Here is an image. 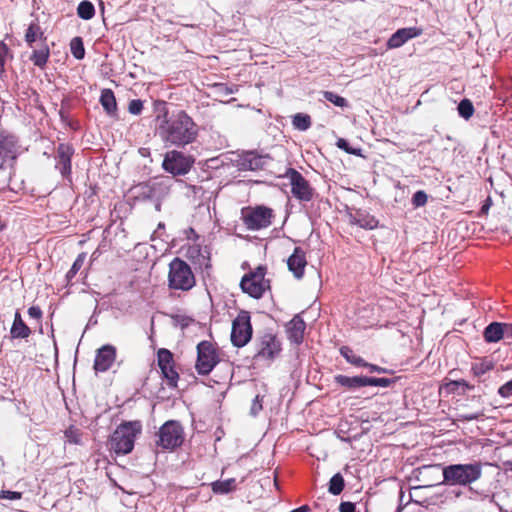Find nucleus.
<instances>
[{
  "instance_id": "nucleus-1",
  "label": "nucleus",
  "mask_w": 512,
  "mask_h": 512,
  "mask_svg": "<svg viewBox=\"0 0 512 512\" xmlns=\"http://www.w3.org/2000/svg\"><path fill=\"white\" fill-rule=\"evenodd\" d=\"M155 121L156 132L165 145L184 148L198 138L199 127L184 110L169 113L164 107Z\"/></svg>"
},
{
  "instance_id": "nucleus-2",
  "label": "nucleus",
  "mask_w": 512,
  "mask_h": 512,
  "mask_svg": "<svg viewBox=\"0 0 512 512\" xmlns=\"http://www.w3.org/2000/svg\"><path fill=\"white\" fill-rule=\"evenodd\" d=\"M24 40L27 46L32 49L29 60L37 67L43 69L50 57V48L47 43V36L38 19L32 20L25 30Z\"/></svg>"
},
{
  "instance_id": "nucleus-3",
  "label": "nucleus",
  "mask_w": 512,
  "mask_h": 512,
  "mask_svg": "<svg viewBox=\"0 0 512 512\" xmlns=\"http://www.w3.org/2000/svg\"><path fill=\"white\" fill-rule=\"evenodd\" d=\"M196 286V277L190 265L175 257L168 265L167 287L170 291L188 293Z\"/></svg>"
},
{
  "instance_id": "nucleus-4",
  "label": "nucleus",
  "mask_w": 512,
  "mask_h": 512,
  "mask_svg": "<svg viewBox=\"0 0 512 512\" xmlns=\"http://www.w3.org/2000/svg\"><path fill=\"white\" fill-rule=\"evenodd\" d=\"M481 475L479 462L451 464L443 468V481L449 485L468 486L479 480Z\"/></svg>"
},
{
  "instance_id": "nucleus-5",
  "label": "nucleus",
  "mask_w": 512,
  "mask_h": 512,
  "mask_svg": "<svg viewBox=\"0 0 512 512\" xmlns=\"http://www.w3.org/2000/svg\"><path fill=\"white\" fill-rule=\"evenodd\" d=\"M140 421L121 423L111 436V448L117 454H129L134 448L136 437L141 433Z\"/></svg>"
},
{
  "instance_id": "nucleus-6",
  "label": "nucleus",
  "mask_w": 512,
  "mask_h": 512,
  "mask_svg": "<svg viewBox=\"0 0 512 512\" xmlns=\"http://www.w3.org/2000/svg\"><path fill=\"white\" fill-rule=\"evenodd\" d=\"M197 358L195 370L200 376H207L221 361V351L216 343L208 340L199 342L196 346Z\"/></svg>"
},
{
  "instance_id": "nucleus-7",
  "label": "nucleus",
  "mask_w": 512,
  "mask_h": 512,
  "mask_svg": "<svg viewBox=\"0 0 512 512\" xmlns=\"http://www.w3.org/2000/svg\"><path fill=\"white\" fill-rule=\"evenodd\" d=\"M254 350L253 360L255 362L270 364L279 356L282 347L280 340L275 334L264 332L256 337Z\"/></svg>"
},
{
  "instance_id": "nucleus-8",
  "label": "nucleus",
  "mask_w": 512,
  "mask_h": 512,
  "mask_svg": "<svg viewBox=\"0 0 512 512\" xmlns=\"http://www.w3.org/2000/svg\"><path fill=\"white\" fill-rule=\"evenodd\" d=\"M267 267L259 265L242 277L240 287L250 297L260 299L266 290L270 289V281L265 278Z\"/></svg>"
},
{
  "instance_id": "nucleus-9",
  "label": "nucleus",
  "mask_w": 512,
  "mask_h": 512,
  "mask_svg": "<svg viewBox=\"0 0 512 512\" xmlns=\"http://www.w3.org/2000/svg\"><path fill=\"white\" fill-rule=\"evenodd\" d=\"M156 436L157 447L172 451L184 442V429L180 422L168 420L159 428Z\"/></svg>"
},
{
  "instance_id": "nucleus-10",
  "label": "nucleus",
  "mask_w": 512,
  "mask_h": 512,
  "mask_svg": "<svg viewBox=\"0 0 512 512\" xmlns=\"http://www.w3.org/2000/svg\"><path fill=\"white\" fill-rule=\"evenodd\" d=\"M242 221L249 230H261L269 227L274 218L273 210L264 205L245 207L241 211Z\"/></svg>"
},
{
  "instance_id": "nucleus-11",
  "label": "nucleus",
  "mask_w": 512,
  "mask_h": 512,
  "mask_svg": "<svg viewBox=\"0 0 512 512\" xmlns=\"http://www.w3.org/2000/svg\"><path fill=\"white\" fill-rule=\"evenodd\" d=\"M195 163V158L179 150H170L165 153L162 162L163 169L173 176L186 175Z\"/></svg>"
},
{
  "instance_id": "nucleus-12",
  "label": "nucleus",
  "mask_w": 512,
  "mask_h": 512,
  "mask_svg": "<svg viewBox=\"0 0 512 512\" xmlns=\"http://www.w3.org/2000/svg\"><path fill=\"white\" fill-rule=\"evenodd\" d=\"M252 334L250 313L242 310L232 322L231 342L235 347H244L251 340Z\"/></svg>"
},
{
  "instance_id": "nucleus-13",
  "label": "nucleus",
  "mask_w": 512,
  "mask_h": 512,
  "mask_svg": "<svg viewBox=\"0 0 512 512\" xmlns=\"http://www.w3.org/2000/svg\"><path fill=\"white\" fill-rule=\"evenodd\" d=\"M157 365L166 384L171 388H176L179 381V373L176 370L173 353L166 348H160L157 351Z\"/></svg>"
},
{
  "instance_id": "nucleus-14",
  "label": "nucleus",
  "mask_w": 512,
  "mask_h": 512,
  "mask_svg": "<svg viewBox=\"0 0 512 512\" xmlns=\"http://www.w3.org/2000/svg\"><path fill=\"white\" fill-rule=\"evenodd\" d=\"M285 177L289 179L291 193L297 200L308 202L313 199L314 189L299 171L288 168Z\"/></svg>"
},
{
  "instance_id": "nucleus-15",
  "label": "nucleus",
  "mask_w": 512,
  "mask_h": 512,
  "mask_svg": "<svg viewBox=\"0 0 512 512\" xmlns=\"http://www.w3.org/2000/svg\"><path fill=\"white\" fill-rule=\"evenodd\" d=\"M270 157L256 151H246L236 159V166L241 171H259L265 169Z\"/></svg>"
},
{
  "instance_id": "nucleus-16",
  "label": "nucleus",
  "mask_w": 512,
  "mask_h": 512,
  "mask_svg": "<svg viewBox=\"0 0 512 512\" xmlns=\"http://www.w3.org/2000/svg\"><path fill=\"white\" fill-rule=\"evenodd\" d=\"M117 356V349L111 344H105L96 350L93 369L95 373H104L114 364Z\"/></svg>"
},
{
  "instance_id": "nucleus-17",
  "label": "nucleus",
  "mask_w": 512,
  "mask_h": 512,
  "mask_svg": "<svg viewBox=\"0 0 512 512\" xmlns=\"http://www.w3.org/2000/svg\"><path fill=\"white\" fill-rule=\"evenodd\" d=\"M74 154V148L68 143H60L57 146L56 168L63 177H69L72 173L71 158Z\"/></svg>"
},
{
  "instance_id": "nucleus-18",
  "label": "nucleus",
  "mask_w": 512,
  "mask_h": 512,
  "mask_svg": "<svg viewBox=\"0 0 512 512\" xmlns=\"http://www.w3.org/2000/svg\"><path fill=\"white\" fill-rule=\"evenodd\" d=\"M287 266L290 272L297 279H302L307 266L306 253L301 247H295L293 253L287 260Z\"/></svg>"
},
{
  "instance_id": "nucleus-19",
  "label": "nucleus",
  "mask_w": 512,
  "mask_h": 512,
  "mask_svg": "<svg viewBox=\"0 0 512 512\" xmlns=\"http://www.w3.org/2000/svg\"><path fill=\"white\" fill-rule=\"evenodd\" d=\"M306 323L300 314H296L287 324L286 333L290 342L299 345L304 341Z\"/></svg>"
},
{
  "instance_id": "nucleus-20",
  "label": "nucleus",
  "mask_w": 512,
  "mask_h": 512,
  "mask_svg": "<svg viewBox=\"0 0 512 512\" xmlns=\"http://www.w3.org/2000/svg\"><path fill=\"white\" fill-rule=\"evenodd\" d=\"M422 34V29L417 27H408L398 29L388 40L387 47L395 49L401 47L408 40L418 37Z\"/></svg>"
},
{
  "instance_id": "nucleus-21",
  "label": "nucleus",
  "mask_w": 512,
  "mask_h": 512,
  "mask_svg": "<svg viewBox=\"0 0 512 512\" xmlns=\"http://www.w3.org/2000/svg\"><path fill=\"white\" fill-rule=\"evenodd\" d=\"M10 335L13 339H25L31 335V329L23 321L19 311L15 312Z\"/></svg>"
},
{
  "instance_id": "nucleus-22",
  "label": "nucleus",
  "mask_w": 512,
  "mask_h": 512,
  "mask_svg": "<svg viewBox=\"0 0 512 512\" xmlns=\"http://www.w3.org/2000/svg\"><path fill=\"white\" fill-rule=\"evenodd\" d=\"M100 103L105 112L110 116L117 113V102L114 92L111 89H103L100 95Z\"/></svg>"
},
{
  "instance_id": "nucleus-23",
  "label": "nucleus",
  "mask_w": 512,
  "mask_h": 512,
  "mask_svg": "<svg viewBox=\"0 0 512 512\" xmlns=\"http://www.w3.org/2000/svg\"><path fill=\"white\" fill-rule=\"evenodd\" d=\"M210 486L214 494L224 495L235 491L237 489V482L235 478H229L223 481H214Z\"/></svg>"
},
{
  "instance_id": "nucleus-24",
  "label": "nucleus",
  "mask_w": 512,
  "mask_h": 512,
  "mask_svg": "<svg viewBox=\"0 0 512 512\" xmlns=\"http://www.w3.org/2000/svg\"><path fill=\"white\" fill-rule=\"evenodd\" d=\"M15 143L12 139L0 135V168L6 163L9 158L13 157Z\"/></svg>"
},
{
  "instance_id": "nucleus-25",
  "label": "nucleus",
  "mask_w": 512,
  "mask_h": 512,
  "mask_svg": "<svg viewBox=\"0 0 512 512\" xmlns=\"http://www.w3.org/2000/svg\"><path fill=\"white\" fill-rule=\"evenodd\" d=\"M391 381L387 378H374L367 376H354V389L363 386H389Z\"/></svg>"
},
{
  "instance_id": "nucleus-26",
  "label": "nucleus",
  "mask_w": 512,
  "mask_h": 512,
  "mask_svg": "<svg viewBox=\"0 0 512 512\" xmlns=\"http://www.w3.org/2000/svg\"><path fill=\"white\" fill-rule=\"evenodd\" d=\"M503 324L493 322L489 324L484 330V338L487 342H498L503 339Z\"/></svg>"
},
{
  "instance_id": "nucleus-27",
  "label": "nucleus",
  "mask_w": 512,
  "mask_h": 512,
  "mask_svg": "<svg viewBox=\"0 0 512 512\" xmlns=\"http://www.w3.org/2000/svg\"><path fill=\"white\" fill-rule=\"evenodd\" d=\"M292 125L295 129L299 131H306L312 125V120L310 115L305 113H297L292 118Z\"/></svg>"
},
{
  "instance_id": "nucleus-28",
  "label": "nucleus",
  "mask_w": 512,
  "mask_h": 512,
  "mask_svg": "<svg viewBox=\"0 0 512 512\" xmlns=\"http://www.w3.org/2000/svg\"><path fill=\"white\" fill-rule=\"evenodd\" d=\"M77 15L83 20H90L95 16L94 5L87 0L81 1L77 7Z\"/></svg>"
},
{
  "instance_id": "nucleus-29",
  "label": "nucleus",
  "mask_w": 512,
  "mask_h": 512,
  "mask_svg": "<svg viewBox=\"0 0 512 512\" xmlns=\"http://www.w3.org/2000/svg\"><path fill=\"white\" fill-rule=\"evenodd\" d=\"M345 487V480L341 473H336L329 481L328 491L333 495H339Z\"/></svg>"
},
{
  "instance_id": "nucleus-30",
  "label": "nucleus",
  "mask_w": 512,
  "mask_h": 512,
  "mask_svg": "<svg viewBox=\"0 0 512 512\" xmlns=\"http://www.w3.org/2000/svg\"><path fill=\"white\" fill-rule=\"evenodd\" d=\"M70 51L74 58L77 60H81L85 56V48L83 44V40L80 36H76L72 38L70 42Z\"/></svg>"
},
{
  "instance_id": "nucleus-31",
  "label": "nucleus",
  "mask_w": 512,
  "mask_h": 512,
  "mask_svg": "<svg viewBox=\"0 0 512 512\" xmlns=\"http://www.w3.org/2000/svg\"><path fill=\"white\" fill-rule=\"evenodd\" d=\"M85 259H86V253H84V252L80 253L77 256L74 263L72 264V267L66 274V279H67L68 283L71 282V280L76 276L78 271L83 267Z\"/></svg>"
},
{
  "instance_id": "nucleus-32",
  "label": "nucleus",
  "mask_w": 512,
  "mask_h": 512,
  "mask_svg": "<svg viewBox=\"0 0 512 512\" xmlns=\"http://www.w3.org/2000/svg\"><path fill=\"white\" fill-rule=\"evenodd\" d=\"M493 365L490 361H480L472 365V371L475 377L481 378L484 374L490 371Z\"/></svg>"
},
{
  "instance_id": "nucleus-33",
  "label": "nucleus",
  "mask_w": 512,
  "mask_h": 512,
  "mask_svg": "<svg viewBox=\"0 0 512 512\" xmlns=\"http://www.w3.org/2000/svg\"><path fill=\"white\" fill-rule=\"evenodd\" d=\"M458 113L464 119H469L474 113V107L470 100L464 99L458 105Z\"/></svg>"
},
{
  "instance_id": "nucleus-34",
  "label": "nucleus",
  "mask_w": 512,
  "mask_h": 512,
  "mask_svg": "<svg viewBox=\"0 0 512 512\" xmlns=\"http://www.w3.org/2000/svg\"><path fill=\"white\" fill-rule=\"evenodd\" d=\"M64 434L67 441L71 444H79L81 441V432L74 426L67 428Z\"/></svg>"
},
{
  "instance_id": "nucleus-35",
  "label": "nucleus",
  "mask_w": 512,
  "mask_h": 512,
  "mask_svg": "<svg viewBox=\"0 0 512 512\" xmlns=\"http://www.w3.org/2000/svg\"><path fill=\"white\" fill-rule=\"evenodd\" d=\"M324 97L329 102L333 103L336 106L343 107L347 104L346 99L343 97H340L337 94H334L333 92L326 91L324 92Z\"/></svg>"
},
{
  "instance_id": "nucleus-36",
  "label": "nucleus",
  "mask_w": 512,
  "mask_h": 512,
  "mask_svg": "<svg viewBox=\"0 0 512 512\" xmlns=\"http://www.w3.org/2000/svg\"><path fill=\"white\" fill-rule=\"evenodd\" d=\"M144 103L140 99H133L128 104V112L133 115H140L143 111Z\"/></svg>"
},
{
  "instance_id": "nucleus-37",
  "label": "nucleus",
  "mask_w": 512,
  "mask_h": 512,
  "mask_svg": "<svg viewBox=\"0 0 512 512\" xmlns=\"http://www.w3.org/2000/svg\"><path fill=\"white\" fill-rule=\"evenodd\" d=\"M484 506V501H470L461 512H485Z\"/></svg>"
},
{
  "instance_id": "nucleus-38",
  "label": "nucleus",
  "mask_w": 512,
  "mask_h": 512,
  "mask_svg": "<svg viewBox=\"0 0 512 512\" xmlns=\"http://www.w3.org/2000/svg\"><path fill=\"white\" fill-rule=\"evenodd\" d=\"M8 53V46L4 42L0 41V77L3 75L5 71V63Z\"/></svg>"
},
{
  "instance_id": "nucleus-39",
  "label": "nucleus",
  "mask_w": 512,
  "mask_h": 512,
  "mask_svg": "<svg viewBox=\"0 0 512 512\" xmlns=\"http://www.w3.org/2000/svg\"><path fill=\"white\" fill-rule=\"evenodd\" d=\"M427 202V194L424 191H417L412 198V203L415 207L424 206Z\"/></svg>"
},
{
  "instance_id": "nucleus-40",
  "label": "nucleus",
  "mask_w": 512,
  "mask_h": 512,
  "mask_svg": "<svg viewBox=\"0 0 512 512\" xmlns=\"http://www.w3.org/2000/svg\"><path fill=\"white\" fill-rule=\"evenodd\" d=\"M448 385L449 386H460L461 392H459V394H464L466 390H471L473 388L472 385H470L468 382H466L463 379L449 381Z\"/></svg>"
},
{
  "instance_id": "nucleus-41",
  "label": "nucleus",
  "mask_w": 512,
  "mask_h": 512,
  "mask_svg": "<svg viewBox=\"0 0 512 512\" xmlns=\"http://www.w3.org/2000/svg\"><path fill=\"white\" fill-rule=\"evenodd\" d=\"M336 384L346 387L348 389L352 388V377L344 376V375H336L334 377Z\"/></svg>"
},
{
  "instance_id": "nucleus-42",
  "label": "nucleus",
  "mask_w": 512,
  "mask_h": 512,
  "mask_svg": "<svg viewBox=\"0 0 512 512\" xmlns=\"http://www.w3.org/2000/svg\"><path fill=\"white\" fill-rule=\"evenodd\" d=\"M358 223L360 227L362 228H369L372 229L376 226L377 222L374 218H368L364 222H362L360 219H358V214L354 215V224Z\"/></svg>"
},
{
  "instance_id": "nucleus-43",
  "label": "nucleus",
  "mask_w": 512,
  "mask_h": 512,
  "mask_svg": "<svg viewBox=\"0 0 512 512\" xmlns=\"http://www.w3.org/2000/svg\"><path fill=\"white\" fill-rule=\"evenodd\" d=\"M498 393L500 396H502L504 398L511 397L512 396V379L510 381H508L507 383H505L504 385H502L499 388Z\"/></svg>"
},
{
  "instance_id": "nucleus-44",
  "label": "nucleus",
  "mask_w": 512,
  "mask_h": 512,
  "mask_svg": "<svg viewBox=\"0 0 512 512\" xmlns=\"http://www.w3.org/2000/svg\"><path fill=\"white\" fill-rule=\"evenodd\" d=\"M0 498L8 500H19L22 498V493L18 491H1Z\"/></svg>"
},
{
  "instance_id": "nucleus-45",
  "label": "nucleus",
  "mask_w": 512,
  "mask_h": 512,
  "mask_svg": "<svg viewBox=\"0 0 512 512\" xmlns=\"http://www.w3.org/2000/svg\"><path fill=\"white\" fill-rule=\"evenodd\" d=\"M353 363H354V366H368L370 368V372H379V373H381V372L385 371L381 367H378V366H375V365H368V364L364 363L363 360L360 359V358L354 357Z\"/></svg>"
},
{
  "instance_id": "nucleus-46",
  "label": "nucleus",
  "mask_w": 512,
  "mask_h": 512,
  "mask_svg": "<svg viewBox=\"0 0 512 512\" xmlns=\"http://www.w3.org/2000/svg\"><path fill=\"white\" fill-rule=\"evenodd\" d=\"M338 148L344 150L345 152L352 154V146L343 138H339L336 142Z\"/></svg>"
},
{
  "instance_id": "nucleus-47",
  "label": "nucleus",
  "mask_w": 512,
  "mask_h": 512,
  "mask_svg": "<svg viewBox=\"0 0 512 512\" xmlns=\"http://www.w3.org/2000/svg\"><path fill=\"white\" fill-rule=\"evenodd\" d=\"M28 314L31 318L39 320L42 317V310L38 306H31L28 309Z\"/></svg>"
},
{
  "instance_id": "nucleus-48",
  "label": "nucleus",
  "mask_w": 512,
  "mask_h": 512,
  "mask_svg": "<svg viewBox=\"0 0 512 512\" xmlns=\"http://www.w3.org/2000/svg\"><path fill=\"white\" fill-rule=\"evenodd\" d=\"M503 339L512 340V324H503Z\"/></svg>"
},
{
  "instance_id": "nucleus-49",
  "label": "nucleus",
  "mask_w": 512,
  "mask_h": 512,
  "mask_svg": "<svg viewBox=\"0 0 512 512\" xmlns=\"http://www.w3.org/2000/svg\"><path fill=\"white\" fill-rule=\"evenodd\" d=\"M341 355L347 360V362L352 363L351 349L347 346H343L340 348Z\"/></svg>"
},
{
  "instance_id": "nucleus-50",
  "label": "nucleus",
  "mask_w": 512,
  "mask_h": 512,
  "mask_svg": "<svg viewBox=\"0 0 512 512\" xmlns=\"http://www.w3.org/2000/svg\"><path fill=\"white\" fill-rule=\"evenodd\" d=\"M340 512H352V502H342L339 506Z\"/></svg>"
},
{
  "instance_id": "nucleus-51",
  "label": "nucleus",
  "mask_w": 512,
  "mask_h": 512,
  "mask_svg": "<svg viewBox=\"0 0 512 512\" xmlns=\"http://www.w3.org/2000/svg\"><path fill=\"white\" fill-rule=\"evenodd\" d=\"M310 511V508L308 505H303V506H300L290 512H309Z\"/></svg>"
},
{
  "instance_id": "nucleus-52",
  "label": "nucleus",
  "mask_w": 512,
  "mask_h": 512,
  "mask_svg": "<svg viewBox=\"0 0 512 512\" xmlns=\"http://www.w3.org/2000/svg\"><path fill=\"white\" fill-rule=\"evenodd\" d=\"M446 388L448 391L450 392H460L459 389H460V386H449L448 383H446Z\"/></svg>"
}]
</instances>
